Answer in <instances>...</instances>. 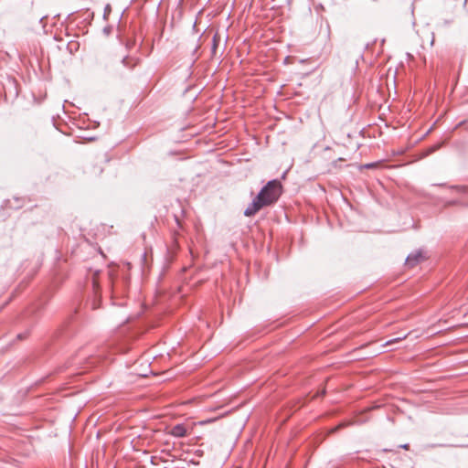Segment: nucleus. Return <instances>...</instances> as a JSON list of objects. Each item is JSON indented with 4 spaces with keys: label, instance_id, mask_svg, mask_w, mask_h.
<instances>
[{
    "label": "nucleus",
    "instance_id": "obj_8",
    "mask_svg": "<svg viewBox=\"0 0 468 468\" xmlns=\"http://www.w3.org/2000/svg\"><path fill=\"white\" fill-rule=\"evenodd\" d=\"M122 62L124 66H129V58H123Z\"/></svg>",
    "mask_w": 468,
    "mask_h": 468
},
{
    "label": "nucleus",
    "instance_id": "obj_9",
    "mask_svg": "<svg viewBox=\"0 0 468 468\" xmlns=\"http://www.w3.org/2000/svg\"><path fill=\"white\" fill-rule=\"evenodd\" d=\"M213 420H204V421H201L200 424H205V423H209L211 422Z\"/></svg>",
    "mask_w": 468,
    "mask_h": 468
},
{
    "label": "nucleus",
    "instance_id": "obj_5",
    "mask_svg": "<svg viewBox=\"0 0 468 468\" xmlns=\"http://www.w3.org/2000/svg\"><path fill=\"white\" fill-rule=\"evenodd\" d=\"M408 335H404L402 336H399V337H396V338H393V339H390L388 341L386 342V344L384 346H389V345H392L394 343H398L403 339H405L407 337Z\"/></svg>",
    "mask_w": 468,
    "mask_h": 468
},
{
    "label": "nucleus",
    "instance_id": "obj_7",
    "mask_svg": "<svg viewBox=\"0 0 468 468\" xmlns=\"http://www.w3.org/2000/svg\"><path fill=\"white\" fill-rule=\"evenodd\" d=\"M218 47V43H217V40H216V36L213 37V46H212V50L215 52L216 48Z\"/></svg>",
    "mask_w": 468,
    "mask_h": 468
},
{
    "label": "nucleus",
    "instance_id": "obj_10",
    "mask_svg": "<svg viewBox=\"0 0 468 468\" xmlns=\"http://www.w3.org/2000/svg\"><path fill=\"white\" fill-rule=\"evenodd\" d=\"M400 447L403 448V449L408 450L409 449V444H403V445H400Z\"/></svg>",
    "mask_w": 468,
    "mask_h": 468
},
{
    "label": "nucleus",
    "instance_id": "obj_4",
    "mask_svg": "<svg viewBox=\"0 0 468 468\" xmlns=\"http://www.w3.org/2000/svg\"><path fill=\"white\" fill-rule=\"evenodd\" d=\"M169 434L176 438H184L187 435V429L184 424H176L171 428Z\"/></svg>",
    "mask_w": 468,
    "mask_h": 468
},
{
    "label": "nucleus",
    "instance_id": "obj_11",
    "mask_svg": "<svg viewBox=\"0 0 468 468\" xmlns=\"http://www.w3.org/2000/svg\"><path fill=\"white\" fill-rule=\"evenodd\" d=\"M437 148H438L437 146L431 148V149H430V153L434 152Z\"/></svg>",
    "mask_w": 468,
    "mask_h": 468
},
{
    "label": "nucleus",
    "instance_id": "obj_12",
    "mask_svg": "<svg viewBox=\"0 0 468 468\" xmlns=\"http://www.w3.org/2000/svg\"><path fill=\"white\" fill-rule=\"evenodd\" d=\"M17 337H18L19 339H22L24 336H23V335H17Z\"/></svg>",
    "mask_w": 468,
    "mask_h": 468
},
{
    "label": "nucleus",
    "instance_id": "obj_3",
    "mask_svg": "<svg viewBox=\"0 0 468 468\" xmlns=\"http://www.w3.org/2000/svg\"><path fill=\"white\" fill-rule=\"evenodd\" d=\"M425 259L421 250H417L415 252L410 253L406 259V265L409 267H414L419 262L422 261Z\"/></svg>",
    "mask_w": 468,
    "mask_h": 468
},
{
    "label": "nucleus",
    "instance_id": "obj_2",
    "mask_svg": "<svg viewBox=\"0 0 468 468\" xmlns=\"http://www.w3.org/2000/svg\"><path fill=\"white\" fill-rule=\"evenodd\" d=\"M264 204L261 200V195H257L251 203L247 207V208L244 210V215L246 217H251L254 216L259 210H261L262 207H264Z\"/></svg>",
    "mask_w": 468,
    "mask_h": 468
},
{
    "label": "nucleus",
    "instance_id": "obj_1",
    "mask_svg": "<svg viewBox=\"0 0 468 468\" xmlns=\"http://www.w3.org/2000/svg\"><path fill=\"white\" fill-rule=\"evenodd\" d=\"M282 194V184L279 180H271L264 186L258 195H261V200L265 207L274 204Z\"/></svg>",
    "mask_w": 468,
    "mask_h": 468
},
{
    "label": "nucleus",
    "instance_id": "obj_6",
    "mask_svg": "<svg viewBox=\"0 0 468 468\" xmlns=\"http://www.w3.org/2000/svg\"><path fill=\"white\" fill-rule=\"evenodd\" d=\"M376 165H377V164H376V163H369V164H366V165H364V167H365V168H367V169H370V168L375 167Z\"/></svg>",
    "mask_w": 468,
    "mask_h": 468
}]
</instances>
